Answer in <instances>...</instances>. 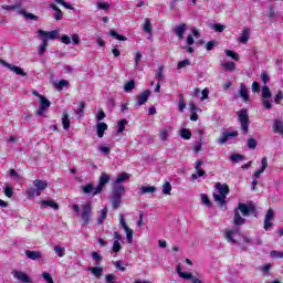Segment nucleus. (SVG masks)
I'll list each match as a JSON object with an SVG mask.
<instances>
[{"label":"nucleus","mask_w":283,"mask_h":283,"mask_svg":"<svg viewBox=\"0 0 283 283\" xmlns=\"http://www.w3.org/2000/svg\"><path fill=\"white\" fill-rule=\"evenodd\" d=\"M132 175L127 172H120L116 179L115 184L113 186L112 191V205L113 209H118L120 207V202L123 200V196H125V186L123 184L127 182Z\"/></svg>","instance_id":"obj_1"},{"label":"nucleus","mask_w":283,"mask_h":283,"mask_svg":"<svg viewBox=\"0 0 283 283\" xmlns=\"http://www.w3.org/2000/svg\"><path fill=\"white\" fill-rule=\"evenodd\" d=\"M39 36H41L42 43L40 44L38 49V54L39 56H43L45 54V50H48L49 45V40L54 41L55 39H61V35L59 34V30H53V31H43V30H38Z\"/></svg>","instance_id":"obj_2"},{"label":"nucleus","mask_w":283,"mask_h":283,"mask_svg":"<svg viewBox=\"0 0 283 283\" xmlns=\"http://www.w3.org/2000/svg\"><path fill=\"white\" fill-rule=\"evenodd\" d=\"M216 189L218 193H213L214 202H218L219 207H227V196H229V186L217 182Z\"/></svg>","instance_id":"obj_3"},{"label":"nucleus","mask_w":283,"mask_h":283,"mask_svg":"<svg viewBox=\"0 0 283 283\" xmlns=\"http://www.w3.org/2000/svg\"><path fill=\"white\" fill-rule=\"evenodd\" d=\"M33 186L35 188H29L27 190L28 198H35V197L41 196V193H43V191H45V189H48V181L41 180V179H35L33 181Z\"/></svg>","instance_id":"obj_4"},{"label":"nucleus","mask_w":283,"mask_h":283,"mask_svg":"<svg viewBox=\"0 0 283 283\" xmlns=\"http://www.w3.org/2000/svg\"><path fill=\"white\" fill-rule=\"evenodd\" d=\"M237 209L241 211L242 216H254V218H258V208H255L253 202L239 203Z\"/></svg>","instance_id":"obj_5"},{"label":"nucleus","mask_w":283,"mask_h":283,"mask_svg":"<svg viewBox=\"0 0 283 283\" xmlns=\"http://www.w3.org/2000/svg\"><path fill=\"white\" fill-rule=\"evenodd\" d=\"M239 123L241 124V129L244 136L249 134V112L247 108H242L239 112Z\"/></svg>","instance_id":"obj_6"},{"label":"nucleus","mask_w":283,"mask_h":283,"mask_svg":"<svg viewBox=\"0 0 283 283\" xmlns=\"http://www.w3.org/2000/svg\"><path fill=\"white\" fill-rule=\"evenodd\" d=\"M119 224L123 227L124 231H126V240H127L128 244H132L134 242V230H132L127 226V222H125L124 214L119 216Z\"/></svg>","instance_id":"obj_7"},{"label":"nucleus","mask_w":283,"mask_h":283,"mask_svg":"<svg viewBox=\"0 0 283 283\" xmlns=\"http://www.w3.org/2000/svg\"><path fill=\"white\" fill-rule=\"evenodd\" d=\"M149 96H151V91L145 90L144 92L139 93L136 96V103L135 107L138 109V107H143L147 101H149Z\"/></svg>","instance_id":"obj_8"},{"label":"nucleus","mask_w":283,"mask_h":283,"mask_svg":"<svg viewBox=\"0 0 283 283\" xmlns=\"http://www.w3.org/2000/svg\"><path fill=\"white\" fill-rule=\"evenodd\" d=\"M90 218H92V202H87L83 206L81 219L83 220V224H90Z\"/></svg>","instance_id":"obj_9"},{"label":"nucleus","mask_w":283,"mask_h":283,"mask_svg":"<svg viewBox=\"0 0 283 283\" xmlns=\"http://www.w3.org/2000/svg\"><path fill=\"white\" fill-rule=\"evenodd\" d=\"M109 182V175L103 172L99 177V181L97 187L95 188V191L93 192V196H98V193L103 192V187H105Z\"/></svg>","instance_id":"obj_10"},{"label":"nucleus","mask_w":283,"mask_h":283,"mask_svg":"<svg viewBox=\"0 0 283 283\" xmlns=\"http://www.w3.org/2000/svg\"><path fill=\"white\" fill-rule=\"evenodd\" d=\"M50 105H52V102H50L44 95L40 97V106L36 111V116H43V114L50 109Z\"/></svg>","instance_id":"obj_11"},{"label":"nucleus","mask_w":283,"mask_h":283,"mask_svg":"<svg viewBox=\"0 0 283 283\" xmlns=\"http://www.w3.org/2000/svg\"><path fill=\"white\" fill-rule=\"evenodd\" d=\"M239 133L238 130H233V132H223L221 137L219 139H217V143L219 145H224L226 143L229 142V138H238Z\"/></svg>","instance_id":"obj_12"},{"label":"nucleus","mask_w":283,"mask_h":283,"mask_svg":"<svg viewBox=\"0 0 283 283\" xmlns=\"http://www.w3.org/2000/svg\"><path fill=\"white\" fill-rule=\"evenodd\" d=\"M177 274L179 275V277H182V280H192L193 283H203L202 281H200V279L193 277V274L189 272H182V268L180 266V264L177 265Z\"/></svg>","instance_id":"obj_13"},{"label":"nucleus","mask_w":283,"mask_h":283,"mask_svg":"<svg viewBox=\"0 0 283 283\" xmlns=\"http://www.w3.org/2000/svg\"><path fill=\"white\" fill-rule=\"evenodd\" d=\"M0 63H2L4 67H8V70H11V72H14V74H17L18 76H28V73H25L20 66H14L6 62L4 60H0Z\"/></svg>","instance_id":"obj_14"},{"label":"nucleus","mask_w":283,"mask_h":283,"mask_svg":"<svg viewBox=\"0 0 283 283\" xmlns=\"http://www.w3.org/2000/svg\"><path fill=\"white\" fill-rule=\"evenodd\" d=\"M12 275L15 280H19L21 283H32V279L22 271H12Z\"/></svg>","instance_id":"obj_15"},{"label":"nucleus","mask_w":283,"mask_h":283,"mask_svg":"<svg viewBox=\"0 0 283 283\" xmlns=\"http://www.w3.org/2000/svg\"><path fill=\"white\" fill-rule=\"evenodd\" d=\"M275 218V211L273 209H269L265 219H264V229L265 231H269L271 227H273L272 220Z\"/></svg>","instance_id":"obj_16"},{"label":"nucleus","mask_w":283,"mask_h":283,"mask_svg":"<svg viewBox=\"0 0 283 283\" xmlns=\"http://www.w3.org/2000/svg\"><path fill=\"white\" fill-rule=\"evenodd\" d=\"M235 235H240V230H227L226 231V240L230 242V244H239L238 240H235Z\"/></svg>","instance_id":"obj_17"},{"label":"nucleus","mask_w":283,"mask_h":283,"mask_svg":"<svg viewBox=\"0 0 283 283\" xmlns=\"http://www.w3.org/2000/svg\"><path fill=\"white\" fill-rule=\"evenodd\" d=\"M174 32L176 36H178L179 41H182L185 39V32H187V24H178L175 27Z\"/></svg>","instance_id":"obj_18"},{"label":"nucleus","mask_w":283,"mask_h":283,"mask_svg":"<svg viewBox=\"0 0 283 283\" xmlns=\"http://www.w3.org/2000/svg\"><path fill=\"white\" fill-rule=\"evenodd\" d=\"M251 39V29L249 27L243 28L242 34L239 38L240 43L247 44Z\"/></svg>","instance_id":"obj_19"},{"label":"nucleus","mask_w":283,"mask_h":283,"mask_svg":"<svg viewBox=\"0 0 283 283\" xmlns=\"http://www.w3.org/2000/svg\"><path fill=\"white\" fill-rule=\"evenodd\" d=\"M244 222H247V219L242 218V216H240V210L235 209L234 218H233L234 227H242V224H244Z\"/></svg>","instance_id":"obj_20"},{"label":"nucleus","mask_w":283,"mask_h":283,"mask_svg":"<svg viewBox=\"0 0 283 283\" xmlns=\"http://www.w3.org/2000/svg\"><path fill=\"white\" fill-rule=\"evenodd\" d=\"M239 94L241 98H243L244 103H249L250 97H249V92L247 91V84L244 83L240 84Z\"/></svg>","instance_id":"obj_21"},{"label":"nucleus","mask_w":283,"mask_h":283,"mask_svg":"<svg viewBox=\"0 0 283 283\" xmlns=\"http://www.w3.org/2000/svg\"><path fill=\"white\" fill-rule=\"evenodd\" d=\"M87 271L92 273V275H94V277H96L97 280H99V277H103V268L101 266L88 268Z\"/></svg>","instance_id":"obj_22"},{"label":"nucleus","mask_w":283,"mask_h":283,"mask_svg":"<svg viewBox=\"0 0 283 283\" xmlns=\"http://www.w3.org/2000/svg\"><path fill=\"white\" fill-rule=\"evenodd\" d=\"M96 129L98 138H103V136H105V132H107V124L105 122L97 123Z\"/></svg>","instance_id":"obj_23"},{"label":"nucleus","mask_w":283,"mask_h":283,"mask_svg":"<svg viewBox=\"0 0 283 283\" xmlns=\"http://www.w3.org/2000/svg\"><path fill=\"white\" fill-rule=\"evenodd\" d=\"M41 207L44 209H48L50 207L51 209H54V211L59 210V203H56L54 200H42Z\"/></svg>","instance_id":"obj_24"},{"label":"nucleus","mask_w":283,"mask_h":283,"mask_svg":"<svg viewBox=\"0 0 283 283\" xmlns=\"http://www.w3.org/2000/svg\"><path fill=\"white\" fill-rule=\"evenodd\" d=\"M18 14H21L22 17H24V19H28L30 21H39V17L34 15L33 13H28L25 9H20L18 11Z\"/></svg>","instance_id":"obj_25"},{"label":"nucleus","mask_w":283,"mask_h":283,"mask_svg":"<svg viewBox=\"0 0 283 283\" xmlns=\"http://www.w3.org/2000/svg\"><path fill=\"white\" fill-rule=\"evenodd\" d=\"M25 255L29 258V260H41V251H30L25 250Z\"/></svg>","instance_id":"obj_26"},{"label":"nucleus","mask_w":283,"mask_h":283,"mask_svg":"<svg viewBox=\"0 0 283 283\" xmlns=\"http://www.w3.org/2000/svg\"><path fill=\"white\" fill-rule=\"evenodd\" d=\"M273 132L275 134H282L283 135V122L280 119H274V124L272 126Z\"/></svg>","instance_id":"obj_27"},{"label":"nucleus","mask_w":283,"mask_h":283,"mask_svg":"<svg viewBox=\"0 0 283 283\" xmlns=\"http://www.w3.org/2000/svg\"><path fill=\"white\" fill-rule=\"evenodd\" d=\"M62 125L65 132H70V115L65 111L63 112V115H62Z\"/></svg>","instance_id":"obj_28"},{"label":"nucleus","mask_w":283,"mask_h":283,"mask_svg":"<svg viewBox=\"0 0 283 283\" xmlns=\"http://www.w3.org/2000/svg\"><path fill=\"white\" fill-rule=\"evenodd\" d=\"M55 90L61 92L64 87H70V81L67 80H60L59 82L54 83Z\"/></svg>","instance_id":"obj_29"},{"label":"nucleus","mask_w":283,"mask_h":283,"mask_svg":"<svg viewBox=\"0 0 283 283\" xmlns=\"http://www.w3.org/2000/svg\"><path fill=\"white\" fill-rule=\"evenodd\" d=\"M156 187L155 186H142L139 189L140 196L145 193H155Z\"/></svg>","instance_id":"obj_30"},{"label":"nucleus","mask_w":283,"mask_h":283,"mask_svg":"<svg viewBox=\"0 0 283 283\" xmlns=\"http://www.w3.org/2000/svg\"><path fill=\"white\" fill-rule=\"evenodd\" d=\"M83 193L92 195L94 196V191H96V188H94V184H87L86 186H82Z\"/></svg>","instance_id":"obj_31"},{"label":"nucleus","mask_w":283,"mask_h":283,"mask_svg":"<svg viewBox=\"0 0 283 283\" xmlns=\"http://www.w3.org/2000/svg\"><path fill=\"white\" fill-rule=\"evenodd\" d=\"M262 98H271L273 94L271 93V88L268 85H263L261 88Z\"/></svg>","instance_id":"obj_32"},{"label":"nucleus","mask_w":283,"mask_h":283,"mask_svg":"<svg viewBox=\"0 0 283 283\" xmlns=\"http://www.w3.org/2000/svg\"><path fill=\"white\" fill-rule=\"evenodd\" d=\"M133 90H136V81L130 80L124 85V92H132Z\"/></svg>","instance_id":"obj_33"},{"label":"nucleus","mask_w":283,"mask_h":283,"mask_svg":"<svg viewBox=\"0 0 283 283\" xmlns=\"http://www.w3.org/2000/svg\"><path fill=\"white\" fill-rule=\"evenodd\" d=\"M109 36H113V39H116L117 41H127V36L118 34L114 29L109 31Z\"/></svg>","instance_id":"obj_34"},{"label":"nucleus","mask_w":283,"mask_h":283,"mask_svg":"<svg viewBox=\"0 0 283 283\" xmlns=\"http://www.w3.org/2000/svg\"><path fill=\"white\" fill-rule=\"evenodd\" d=\"M165 66H159L158 70L155 71V76L158 78V83H160V81H165V75L163 74Z\"/></svg>","instance_id":"obj_35"},{"label":"nucleus","mask_w":283,"mask_h":283,"mask_svg":"<svg viewBox=\"0 0 283 283\" xmlns=\"http://www.w3.org/2000/svg\"><path fill=\"white\" fill-rule=\"evenodd\" d=\"M181 138L184 140H191V130L187 129V128H181V134H180Z\"/></svg>","instance_id":"obj_36"},{"label":"nucleus","mask_w":283,"mask_h":283,"mask_svg":"<svg viewBox=\"0 0 283 283\" xmlns=\"http://www.w3.org/2000/svg\"><path fill=\"white\" fill-rule=\"evenodd\" d=\"M127 125V119H122L117 123V134H123L125 132V127Z\"/></svg>","instance_id":"obj_37"},{"label":"nucleus","mask_w":283,"mask_h":283,"mask_svg":"<svg viewBox=\"0 0 283 283\" xmlns=\"http://www.w3.org/2000/svg\"><path fill=\"white\" fill-rule=\"evenodd\" d=\"M106 218H107V208H103L101 210V216L97 219V224H103V222H105Z\"/></svg>","instance_id":"obj_38"},{"label":"nucleus","mask_w":283,"mask_h":283,"mask_svg":"<svg viewBox=\"0 0 283 283\" xmlns=\"http://www.w3.org/2000/svg\"><path fill=\"white\" fill-rule=\"evenodd\" d=\"M230 160L235 165V164L240 163L241 160H244V155L233 154L230 156Z\"/></svg>","instance_id":"obj_39"},{"label":"nucleus","mask_w":283,"mask_h":283,"mask_svg":"<svg viewBox=\"0 0 283 283\" xmlns=\"http://www.w3.org/2000/svg\"><path fill=\"white\" fill-rule=\"evenodd\" d=\"M163 193H165V196H171V184L169 181L163 185Z\"/></svg>","instance_id":"obj_40"},{"label":"nucleus","mask_w":283,"mask_h":283,"mask_svg":"<svg viewBox=\"0 0 283 283\" xmlns=\"http://www.w3.org/2000/svg\"><path fill=\"white\" fill-rule=\"evenodd\" d=\"M179 112H185V108L187 107V103L185 102V95L179 94Z\"/></svg>","instance_id":"obj_41"},{"label":"nucleus","mask_w":283,"mask_h":283,"mask_svg":"<svg viewBox=\"0 0 283 283\" xmlns=\"http://www.w3.org/2000/svg\"><path fill=\"white\" fill-rule=\"evenodd\" d=\"M92 259L95 260V265L98 266L101 265V262H103V256L98 254V252H92L91 254Z\"/></svg>","instance_id":"obj_42"},{"label":"nucleus","mask_w":283,"mask_h":283,"mask_svg":"<svg viewBox=\"0 0 283 283\" xmlns=\"http://www.w3.org/2000/svg\"><path fill=\"white\" fill-rule=\"evenodd\" d=\"M53 251H55L59 258H63L65 255V248L61 245H54Z\"/></svg>","instance_id":"obj_43"},{"label":"nucleus","mask_w":283,"mask_h":283,"mask_svg":"<svg viewBox=\"0 0 283 283\" xmlns=\"http://www.w3.org/2000/svg\"><path fill=\"white\" fill-rule=\"evenodd\" d=\"M201 202L206 207H209V208L212 207L211 200L209 199V196H207V193H201Z\"/></svg>","instance_id":"obj_44"},{"label":"nucleus","mask_w":283,"mask_h":283,"mask_svg":"<svg viewBox=\"0 0 283 283\" xmlns=\"http://www.w3.org/2000/svg\"><path fill=\"white\" fill-rule=\"evenodd\" d=\"M218 45H219L218 41L211 40V41L207 42L206 50H207V52H211V50H213V48H218Z\"/></svg>","instance_id":"obj_45"},{"label":"nucleus","mask_w":283,"mask_h":283,"mask_svg":"<svg viewBox=\"0 0 283 283\" xmlns=\"http://www.w3.org/2000/svg\"><path fill=\"white\" fill-rule=\"evenodd\" d=\"M226 71L233 72L235 70V62H226L222 64Z\"/></svg>","instance_id":"obj_46"},{"label":"nucleus","mask_w":283,"mask_h":283,"mask_svg":"<svg viewBox=\"0 0 283 283\" xmlns=\"http://www.w3.org/2000/svg\"><path fill=\"white\" fill-rule=\"evenodd\" d=\"M96 8H98V10H104L105 12H109V3L108 2H97Z\"/></svg>","instance_id":"obj_47"},{"label":"nucleus","mask_w":283,"mask_h":283,"mask_svg":"<svg viewBox=\"0 0 283 283\" xmlns=\"http://www.w3.org/2000/svg\"><path fill=\"white\" fill-rule=\"evenodd\" d=\"M226 54L230 57L233 59V61H240V55L231 50H226Z\"/></svg>","instance_id":"obj_48"},{"label":"nucleus","mask_w":283,"mask_h":283,"mask_svg":"<svg viewBox=\"0 0 283 283\" xmlns=\"http://www.w3.org/2000/svg\"><path fill=\"white\" fill-rule=\"evenodd\" d=\"M144 31H146L147 34H151V20H149V18L145 19Z\"/></svg>","instance_id":"obj_49"},{"label":"nucleus","mask_w":283,"mask_h":283,"mask_svg":"<svg viewBox=\"0 0 283 283\" xmlns=\"http://www.w3.org/2000/svg\"><path fill=\"white\" fill-rule=\"evenodd\" d=\"M261 81L266 85V83H271V76H269V73L266 71H262L261 73Z\"/></svg>","instance_id":"obj_50"},{"label":"nucleus","mask_w":283,"mask_h":283,"mask_svg":"<svg viewBox=\"0 0 283 283\" xmlns=\"http://www.w3.org/2000/svg\"><path fill=\"white\" fill-rule=\"evenodd\" d=\"M271 258H274L275 260L283 259V252H280L277 250H272L270 252Z\"/></svg>","instance_id":"obj_51"},{"label":"nucleus","mask_w":283,"mask_h":283,"mask_svg":"<svg viewBox=\"0 0 283 283\" xmlns=\"http://www.w3.org/2000/svg\"><path fill=\"white\" fill-rule=\"evenodd\" d=\"M123 249V247L120 245V241H114L113 242V253H119V251Z\"/></svg>","instance_id":"obj_52"},{"label":"nucleus","mask_w":283,"mask_h":283,"mask_svg":"<svg viewBox=\"0 0 283 283\" xmlns=\"http://www.w3.org/2000/svg\"><path fill=\"white\" fill-rule=\"evenodd\" d=\"M256 147H258V140H255V138H249L248 139V148L255 149Z\"/></svg>","instance_id":"obj_53"},{"label":"nucleus","mask_w":283,"mask_h":283,"mask_svg":"<svg viewBox=\"0 0 283 283\" xmlns=\"http://www.w3.org/2000/svg\"><path fill=\"white\" fill-rule=\"evenodd\" d=\"M187 65H191V61L189 60L180 61L177 64V70H182L184 67H187Z\"/></svg>","instance_id":"obj_54"},{"label":"nucleus","mask_w":283,"mask_h":283,"mask_svg":"<svg viewBox=\"0 0 283 283\" xmlns=\"http://www.w3.org/2000/svg\"><path fill=\"white\" fill-rule=\"evenodd\" d=\"M201 176H207V172L205 170H197V174L191 175L192 180H198V178H201Z\"/></svg>","instance_id":"obj_55"},{"label":"nucleus","mask_w":283,"mask_h":283,"mask_svg":"<svg viewBox=\"0 0 283 283\" xmlns=\"http://www.w3.org/2000/svg\"><path fill=\"white\" fill-rule=\"evenodd\" d=\"M115 269H117V271H122V272H125L126 271V268L125 266H122L123 264V261H115L113 262Z\"/></svg>","instance_id":"obj_56"},{"label":"nucleus","mask_w":283,"mask_h":283,"mask_svg":"<svg viewBox=\"0 0 283 283\" xmlns=\"http://www.w3.org/2000/svg\"><path fill=\"white\" fill-rule=\"evenodd\" d=\"M42 277H43V280H45L46 283H54L52 275L48 272L42 273Z\"/></svg>","instance_id":"obj_57"},{"label":"nucleus","mask_w":283,"mask_h":283,"mask_svg":"<svg viewBox=\"0 0 283 283\" xmlns=\"http://www.w3.org/2000/svg\"><path fill=\"white\" fill-rule=\"evenodd\" d=\"M262 105L265 109H272L273 105H271V101H269V98H263L262 99Z\"/></svg>","instance_id":"obj_58"},{"label":"nucleus","mask_w":283,"mask_h":283,"mask_svg":"<svg viewBox=\"0 0 283 283\" xmlns=\"http://www.w3.org/2000/svg\"><path fill=\"white\" fill-rule=\"evenodd\" d=\"M160 140H167L169 138V132L167 129H164L159 133Z\"/></svg>","instance_id":"obj_59"},{"label":"nucleus","mask_w":283,"mask_h":283,"mask_svg":"<svg viewBox=\"0 0 283 283\" xmlns=\"http://www.w3.org/2000/svg\"><path fill=\"white\" fill-rule=\"evenodd\" d=\"M283 101V93H282V91H280L276 95H275V97H274V103L276 104V105H280V102H282Z\"/></svg>","instance_id":"obj_60"},{"label":"nucleus","mask_w":283,"mask_h":283,"mask_svg":"<svg viewBox=\"0 0 283 283\" xmlns=\"http://www.w3.org/2000/svg\"><path fill=\"white\" fill-rule=\"evenodd\" d=\"M85 105H86L85 102H80V108L76 111L77 116H83Z\"/></svg>","instance_id":"obj_61"},{"label":"nucleus","mask_w":283,"mask_h":283,"mask_svg":"<svg viewBox=\"0 0 283 283\" xmlns=\"http://www.w3.org/2000/svg\"><path fill=\"white\" fill-rule=\"evenodd\" d=\"M61 42L64 43V45H70V43H72V39H70L69 35H62L61 36Z\"/></svg>","instance_id":"obj_62"},{"label":"nucleus","mask_w":283,"mask_h":283,"mask_svg":"<svg viewBox=\"0 0 283 283\" xmlns=\"http://www.w3.org/2000/svg\"><path fill=\"white\" fill-rule=\"evenodd\" d=\"M252 92L254 94H260V83H258V82L252 83Z\"/></svg>","instance_id":"obj_63"},{"label":"nucleus","mask_w":283,"mask_h":283,"mask_svg":"<svg viewBox=\"0 0 283 283\" xmlns=\"http://www.w3.org/2000/svg\"><path fill=\"white\" fill-rule=\"evenodd\" d=\"M111 149L112 148L109 146H99L98 147V151H101V154H109Z\"/></svg>","instance_id":"obj_64"}]
</instances>
